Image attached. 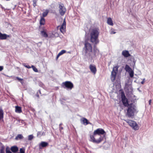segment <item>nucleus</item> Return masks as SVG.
<instances>
[{
	"mask_svg": "<svg viewBox=\"0 0 153 153\" xmlns=\"http://www.w3.org/2000/svg\"><path fill=\"white\" fill-rule=\"evenodd\" d=\"M81 121L82 122V123L85 125H87L90 123L88 122V120L85 118H83L81 119Z\"/></svg>",
	"mask_w": 153,
	"mask_h": 153,
	"instance_id": "a211bd4d",
	"label": "nucleus"
},
{
	"mask_svg": "<svg viewBox=\"0 0 153 153\" xmlns=\"http://www.w3.org/2000/svg\"><path fill=\"white\" fill-rule=\"evenodd\" d=\"M107 23L108 25L111 26H113L114 25L112 20L111 18H108Z\"/></svg>",
	"mask_w": 153,
	"mask_h": 153,
	"instance_id": "f3484780",
	"label": "nucleus"
},
{
	"mask_svg": "<svg viewBox=\"0 0 153 153\" xmlns=\"http://www.w3.org/2000/svg\"><path fill=\"white\" fill-rule=\"evenodd\" d=\"M122 99L123 104L125 106L127 107L130 105L128 104L127 99L124 95H122Z\"/></svg>",
	"mask_w": 153,
	"mask_h": 153,
	"instance_id": "9d476101",
	"label": "nucleus"
},
{
	"mask_svg": "<svg viewBox=\"0 0 153 153\" xmlns=\"http://www.w3.org/2000/svg\"><path fill=\"white\" fill-rule=\"evenodd\" d=\"M48 13V10H46L42 14L43 17H45L46 16Z\"/></svg>",
	"mask_w": 153,
	"mask_h": 153,
	"instance_id": "a878e982",
	"label": "nucleus"
},
{
	"mask_svg": "<svg viewBox=\"0 0 153 153\" xmlns=\"http://www.w3.org/2000/svg\"><path fill=\"white\" fill-rule=\"evenodd\" d=\"M45 23V20L44 18L41 17L40 20V24L41 25H44Z\"/></svg>",
	"mask_w": 153,
	"mask_h": 153,
	"instance_id": "aec40b11",
	"label": "nucleus"
},
{
	"mask_svg": "<svg viewBox=\"0 0 153 153\" xmlns=\"http://www.w3.org/2000/svg\"><path fill=\"white\" fill-rule=\"evenodd\" d=\"M33 136L32 135H30L28 136V140H31L33 138Z\"/></svg>",
	"mask_w": 153,
	"mask_h": 153,
	"instance_id": "c85d7f7f",
	"label": "nucleus"
},
{
	"mask_svg": "<svg viewBox=\"0 0 153 153\" xmlns=\"http://www.w3.org/2000/svg\"><path fill=\"white\" fill-rule=\"evenodd\" d=\"M66 22L64 19L63 23L60 28V30L62 33H64L65 31Z\"/></svg>",
	"mask_w": 153,
	"mask_h": 153,
	"instance_id": "9b49d317",
	"label": "nucleus"
},
{
	"mask_svg": "<svg viewBox=\"0 0 153 153\" xmlns=\"http://www.w3.org/2000/svg\"><path fill=\"white\" fill-rule=\"evenodd\" d=\"M127 107L128 108L127 110L126 116L129 117H132L137 112L136 107L134 105L131 104Z\"/></svg>",
	"mask_w": 153,
	"mask_h": 153,
	"instance_id": "7ed1b4c3",
	"label": "nucleus"
},
{
	"mask_svg": "<svg viewBox=\"0 0 153 153\" xmlns=\"http://www.w3.org/2000/svg\"><path fill=\"white\" fill-rule=\"evenodd\" d=\"M84 49L85 51V55L88 58L92 59L95 57V52L97 51H92V47L90 43L86 42L85 44Z\"/></svg>",
	"mask_w": 153,
	"mask_h": 153,
	"instance_id": "f257e3e1",
	"label": "nucleus"
},
{
	"mask_svg": "<svg viewBox=\"0 0 153 153\" xmlns=\"http://www.w3.org/2000/svg\"><path fill=\"white\" fill-rule=\"evenodd\" d=\"M90 141L96 143H99L103 140V137L101 135L97 134L94 133L93 135L90 136Z\"/></svg>",
	"mask_w": 153,
	"mask_h": 153,
	"instance_id": "20e7f679",
	"label": "nucleus"
},
{
	"mask_svg": "<svg viewBox=\"0 0 153 153\" xmlns=\"http://www.w3.org/2000/svg\"><path fill=\"white\" fill-rule=\"evenodd\" d=\"M20 153H24L25 149L22 148H21L20 149Z\"/></svg>",
	"mask_w": 153,
	"mask_h": 153,
	"instance_id": "2f4dec72",
	"label": "nucleus"
},
{
	"mask_svg": "<svg viewBox=\"0 0 153 153\" xmlns=\"http://www.w3.org/2000/svg\"><path fill=\"white\" fill-rule=\"evenodd\" d=\"M9 37H10L9 35L0 33V39L1 40L6 39L7 38Z\"/></svg>",
	"mask_w": 153,
	"mask_h": 153,
	"instance_id": "ddd939ff",
	"label": "nucleus"
},
{
	"mask_svg": "<svg viewBox=\"0 0 153 153\" xmlns=\"http://www.w3.org/2000/svg\"><path fill=\"white\" fill-rule=\"evenodd\" d=\"M6 153H12L8 147L6 148Z\"/></svg>",
	"mask_w": 153,
	"mask_h": 153,
	"instance_id": "c756f323",
	"label": "nucleus"
},
{
	"mask_svg": "<svg viewBox=\"0 0 153 153\" xmlns=\"http://www.w3.org/2000/svg\"><path fill=\"white\" fill-rule=\"evenodd\" d=\"M128 125L132 128L135 130H137L139 129V126L135 121L131 120H125Z\"/></svg>",
	"mask_w": 153,
	"mask_h": 153,
	"instance_id": "39448f33",
	"label": "nucleus"
},
{
	"mask_svg": "<svg viewBox=\"0 0 153 153\" xmlns=\"http://www.w3.org/2000/svg\"><path fill=\"white\" fill-rule=\"evenodd\" d=\"M94 133H95V134H97L100 135H101L102 134H103L105 133V132L103 129L100 128L97 129L95 130Z\"/></svg>",
	"mask_w": 153,
	"mask_h": 153,
	"instance_id": "1a4fd4ad",
	"label": "nucleus"
},
{
	"mask_svg": "<svg viewBox=\"0 0 153 153\" xmlns=\"http://www.w3.org/2000/svg\"><path fill=\"white\" fill-rule=\"evenodd\" d=\"M11 150L13 152L15 153L18 151V148L17 146H13L11 148Z\"/></svg>",
	"mask_w": 153,
	"mask_h": 153,
	"instance_id": "6ab92c4d",
	"label": "nucleus"
},
{
	"mask_svg": "<svg viewBox=\"0 0 153 153\" xmlns=\"http://www.w3.org/2000/svg\"><path fill=\"white\" fill-rule=\"evenodd\" d=\"M39 133H40V132H38V134H37V135H39Z\"/></svg>",
	"mask_w": 153,
	"mask_h": 153,
	"instance_id": "ea45409f",
	"label": "nucleus"
},
{
	"mask_svg": "<svg viewBox=\"0 0 153 153\" xmlns=\"http://www.w3.org/2000/svg\"><path fill=\"white\" fill-rule=\"evenodd\" d=\"M3 118V112L1 109H0V121L2 120Z\"/></svg>",
	"mask_w": 153,
	"mask_h": 153,
	"instance_id": "5701e85b",
	"label": "nucleus"
},
{
	"mask_svg": "<svg viewBox=\"0 0 153 153\" xmlns=\"http://www.w3.org/2000/svg\"><path fill=\"white\" fill-rule=\"evenodd\" d=\"M33 5L34 7H35L36 5V2H34V3H33Z\"/></svg>",
	"mask_w": 153,
	"mask_h": 153,
	"instance_id": "58836bf2",
	"label": "nucleus"
},
{
	"mask_svg": "<svg viewBox=\"0 0 153 153\" xmlns=\"http://www.w3.org/2000/svg\"><path fill=\"white\" fill-rule=\"evenodd\" d=\"M0 153H4V152L3 149H1V150Z\"/></svg>",
	"mask_w": 153,
	"mask_h": 153,
	"instance_id": "e433bc0d",
	"label": "nucleus"
},
{
	"mask_svg": "<svg viewBox=\"0 0 153 153\" xmlns=\"http://www.w3.org/2000/svg\"><path fill=\"white\" fill-rule=\"evenodd\" d=\"M16 79H17L19 81H22V80H23V79H21V78H19V77H16Z\"/></svg>",
	"mask_w": 153,
	"mask_h": 153,
	"instance_id": "72a5a7b5",
	"label": "nucleus"
},
{
	"mask_svg": "<svg viewBox=\"0 0 153 153\" xmlns=\"http://www.w3.org/2000/svg\"><path fill=\"white\" fill-rule=\"evenodd\" d=\"M125 69V70L128 72L132 70L130 67L127 65H126Z\"/></svg>",
	"mask_w": 153,
	"mask_h": 153,
	"instance_id": "393cba45",
	"label": "nucleus"
},
{
	"mask_svg": "<svg viewBox=\"0 0 153 153\" xmlns=\"http://www.w3.org/2000/svg\"><path fill=\"white\" fill-rule=\"evenodd\" d=\"M145 81V79H143V81H142V82H141V84H143L144 83Z\"/></svg>",
	"mask_w": 153,
	"mask_h": 153,
	"instance_id": "f704fd0d",
	"label": "nucleus"
},
{
	"mask_svg": "<svg viewBox=\"0 0 153 153\" xmlns=\"http://www.w3.org/2000/svg\"><path fill=\"white\" fill-rule=\"evenodd\" d=\"M15 112L17 113H21L22 112L21 107L16 106H15Z\"/></svg>",
	"mask_w": 153,
	"mask_h": 153,
	"instance_id": "dca6fc26",
	"label": "nucleus"
},
{
	"mask_svg": "<svg viewBox=\"0 0 153 153\" xmlns=\"http://www.w3.org/2000/svg\"><path fill=\"white\" fill-rule=\"evenodd\" d=\"M91 72L94 74H95L97 71L96 67L95 65H91L89 66Z\"/></svg>",
	"mask_w": 153,
	"mask_h": 153,
	"instance_id": "f8f14e48",
	"label": "nucleus"
},
{
	"mask_svg": "<svg viewBox=\"0 0 153 153\" xmlns=\"http://www.w3.org/2000/svg\"><path fill=\"white\" fill-rule=\"evenodd\" d=\"M152 102V100H150L149 101V105H151Z\"/></svg>",
	"mask_w": 153,
	"mask_h": 153,
	"instance_id": "4c0bfd02",
	"label": "nucleus"
},
{
	"mask_svg": "<svg viewBox=\"0 0 153 153\" xmlns=\"http://www.w3.org/2000/svg\"><path fill=\"white\" fill-rule=\"evenodd\" d=\"M3 69V66H0V71H1Z\"/></svg>",
	"mask_w": 153,
	"mask_h": 153,
	"instance_id": "c9c22d12",
	"label": "nucleus"
},
{
	"mask_svg": "<svg viewBox=\"0 0 153 153\" xmlns=\"http://www.w3.org/2000/svg\"><path fill=\"white\" fill-rule=\"evenodd\" d=\"M115 33H116V32H114V29H113V28H111V30H110V33L111 34H114Z\"/></svg>",
	"mask_w": 153,
	"mask_h": 153,
	"instance_id": "7c9ffc66",
	"label": "nucleus"
},
{
	"mask_svg": "<svg viewBox=\"0 0 153 153\" xmlns=\"http://www.w3.org/2000/svg\"><path fill=\"white\" fill-rule=\"evenodd\" d=\"M31 68H33V70L35 72H38V70L33 65H32Z\"/></svg>",
	"mask_w": 153,
	"mask_h": 153,
	"instance_id": "cd10ccee",
	"label": "nucleus"
},
{
	"mask_svg": "<svg viewBox=\"0 0 153 153\" xmlns=\"http://www.w3.org/2000/svg\"><path fill=\"white\" fill-rule=\"evenodd\" d=\"M48 143L45 142H42L39 145V147L40 149L42 147H45L48 145Z\"/></svg>",
	"mask_w": 153,
	"mask_h": 153,
	"instance_id": "4468645a",
	"label": "nucleus"
},
{
	"mask_svg": "<svg viewBox=\"0 0 153 153\" xmlns=\"http://www.w3.org/2000/svg\"><path fill=\"white\" fill-rule=\"evenodd\" d=\"M119 67V66L117 65L114 66L113 68L111 77V80L112 82L114 81L115 79L117 74L118 72Z\"/></svg>",
	"mask_w": 153,
	"mask_h": 153,
	"instance_id": "423d86ee",
	"label": "nucleus"
},
{
	"mask_svg": "<svg viewBox=\"0 0 153 153\" xmlns=\"http://www.w3.org/2000/svg\"><path fill=\"white\" fill-rule=\"evenodd\" d=\"M59 12L60 14L62 15H63L66 11V9L63 4H59Z\"/></svg>",
	"mask_w": 153,
	"mask_h": 153,
	"instance_id": "0eeeda50",
	"label": "nucleus"
},
{
	"mask_svg": "<svg viewBox=\"0 0 153 153\" xmlns=\"http://www.w3.org/2000/svg\"><path fill=\"white\" fill-rule=\"evenodd\" d=\"M130 76L132 78L134 76V71L132 70H131V71L128 72Z\"/></svg>",
	"mask_w": 153,
	"mask_h": 153,
	"instance_id": "b1692460",
	"label": "nucleus"
},
{
	"mask_svg": "<svg viewBox=\"0 0 153 153\" xmlns=\"http://www.w3.org/2000/svg\"><path fill=\"white\" fill-rule=\"evenodd\" d=\"M122 54L125 57H128L130 56V54L129 53L128 51L125 50L123 51Z\"/></svg>",
	"mask_w": 153,
	"mask_h": 153,
	"instance_id": "2eb2a0df",
	"label": "nucleus"
},
{
	"mask_svg": "<svg viewBox=\"0 0 153 153\" xmlns=\"http://www.w3.org/2000/svg\"><path fill=\"white\" fill-rule=\"evenodd\" d=\"M62 84L64 85L66 88L71 89L73 87V84L69 81H66L62 83Z\"/></svg>",
	"mask_w": 153,
	"mask_h": 153,
	"instance_id": "6e6552de",
	"label": "nucleus"
},
{
	"mask_svg": "<svg viewBox=\"0 0 153 153\" xmlns=\"http://www.w3.org/2000/svg\"><path fill=\"white\" fill-rule=\"evenodd\" d=\"M99 32L98 29H92L90 31L91 41L94 44H97L99 42L98 36Z\"/></svg>",
	"mask_w": 153,
	"mask_h": 153,
	"instance_id": "f03ea898",
	"label": "nucleus"
},
{
	"mask_svg": "<svg viewBox=\"0 0 153 153\" xmlns=\"http://www.w3.org/2000/svg\"><path fill=\"white\" fill-rule=\"evenodd\" d=\"M66 52V51L65 50H62L57 55L56 57V59H57L62 54L65 53Z\"/></svg>",
	"mask_w": 153,
	"mask_h": 153,
	"instance_id": "4be33fe9",
	"label": "nucleus"
},
{
	"mask_svg": "<svg viewBox=\"0 0 153 153\" xmlns=\"http://www.w3.org/2000/svg\"><path fill=\"white\" fill-rule=\"evenodd\" d=\"M42 35L44 37H48V35L47 33L44 31H42L41 32Z\"/></svg>",
	"mask_w": 153,
	"mask_h": 153,
	"instance_id": "bb28decb",
	"label": "nucleus"
},
{
	"mask_svg": "<svg viewBox=\"0 0 153 153\" xmlns=\"http://www.w3.org/2000/svg\"><path fill=\"white\" fill-rule=\"evenodd\" d=\"M23 137L22 134H18L16 137L15 139L16 140H21L23 138Z\"/></svg>",
	"mask_w": 153,
	"mask_h": 153,
	"instance_id": "412c9836",
	"label": "nucleus"
},
{
	"mask_svg": "<svg viewBox=\"0 0 153 153\" xmlns=\"http://www.w3.org/2000/svg\"><path fill=\"white\" fill-rule=\"evenodd\" d=\"M23 65H24L25 67L28 68H31V67H30L29 65H26L25 64H23Z\"/></svg>",
	"mask_w": 153,
	"mask_h": 153,
	"instance_id": "473e14b6",
	"label": "nucleus"
}]
</instances>
